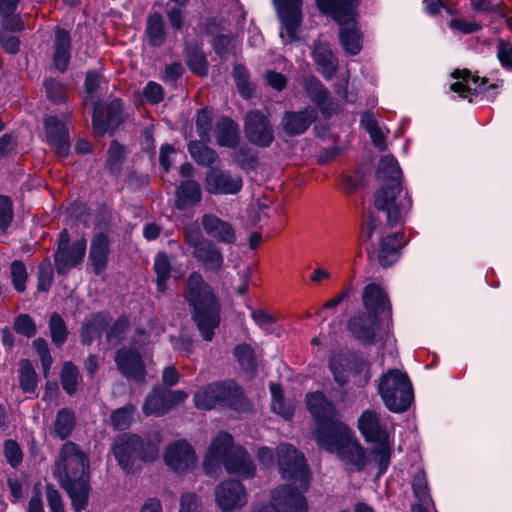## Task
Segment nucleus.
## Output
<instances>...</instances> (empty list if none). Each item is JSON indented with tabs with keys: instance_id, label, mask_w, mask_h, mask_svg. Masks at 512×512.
Segmentation results:
<instances>
[{
	"instance_id": "53",
	"label": "nucleus",
	"mask_w": 512,
	"mask_h": 512,
	"mask_svg": "<svg viewBox=\"0 0 512 512\" xmlns=\"http://www.w3.org/2000/svg\"><path fill=\"white\" fill-rule=\"evenodd\" d=\"M80 379L78 367L71 361L65 362L60 372V381L66 394L73 396L76 393Z\"/></svg>"
},
{
	"instance_id": "34",
	"label": "nucleus",
	"mask_w": 512,
	"mask_h": 512,
	"mask_svg": "<svg viewBox=\"0 0 512 512\" xmlns=\"http://www.w3.org/2000/svg\"><path fill=\"white\" fill-rule=\"evenodd\" d=\"M362 301L365 311L374 313L381 317L387 312L390 316L392 308L386 291L377 283L367 284L362 293Z\"/></svg>"
},
{
	"instance_id": "55",
	"label": "nucleus",
	"mask_w": 512,
	"mask_h": 512,
	"mask_svg": "<svg viewBox=\"0 0 512 512\" xmlns=\"http://www.w3.org/2000/svg\"><path fill=\"white\" fill-rule=\"evenodd\" d=\"M234 161L238 167L244 171L250 172L257 169L259 160L256 153L253 152L247 144L240 145L235 148Z\"/></svg>"
},
{
	"instance_id": "36",
	"label": "nucleus",
	"mask_w": 512,
	"mask_h": 512,
	"mask_svg": "<svg viewBox=\"0 0 512 512\" xmlns=\"http://www.w3.org/2000/svg\"><path fill=\"white\" fill-rule=\"evenodd\" d=\"M334 454H336L339 460L345 465L353 467L357 472L363 471L368 462L367 452L357 440L355 434L344 444L342 450H337Z\"/></svg>"
},
{
	"instance_id": "26",
	"label": "nucleus",
	"mask_w": 512,
	"mask_h": 512,
	"mask_svg": "<svg viewBox=\"0 0 512 512\" xmlns=\"http://www.w3.org/2000/svg\"><path fill=\"white\" fill-rule=\"evenodd\" d=\"M304 90L307 97L314 103L325 119H329L335 112L330 92L315 76H309L304 80Z\"/></svg>"
},
{
	"instance_id": "8",
	"label": "nucleus",
	"mask_w": 512,
	"mask_h": 512,
	"mask_svg": "<svg viewBox=\"0 0 512 512\" xmlns=\"http://www.w3.org/2000/svg\"><path fill=\"white\" fill-rule=\"evenodd\" d=\"M456 79L450 85V90L460 98L468 99L471 103L473 97L481 96L488 102H494L501 92L502 85L489 83L488 78L473 75L469 69H454L450 75Z\"/></svg>"
},
{
	"instance_id": "2",
	"label": "nucleus",
	"mask_w": 512,
	"mask_h": 512,
	"mask_svg": "<svg viewBox=\"0 0 512 512\" xmlns=\"http://www.w3.org/2000/svg\"><path fill=\"white\" fill-rule=\"evenodd\" d=\"M306 408L315 421L314 439L326 452L342 450L354 432L339 419L338 410L324 392L317 390L305 396Z\"/></svg>"
},
{
	"instance_id": "59",
	"label": "nucleus",
	"mask_w": 512,
	"mask_h": 512,
	"mask_svg": "<svg viewBox=\"0 0 512 512\" xmlns=\"http://www.w3.org/2000/svg\"><path fill=\"white\" fill-rule=\"evenodd\" d=\"M11 282L13 288L18 293H23L26 290V282L28 273L26 266L22 260H14L10 265Z\"/></svg>"
},
{
	"instance_id": "51",
	"label": "nucleus",
	"mask_w": 512,
	"mask_h": 512,
	"mask_svg": "<svg viewBox=\"0 0 512 512\" xmlns=\"http://www.w3.org/2000/svg\"><path fill=\"white\" fill-rule=\"evenodd\" d=\"M124 146L117 140L110 142L107 150L105 169L110 175L117 176L122 170V164L125 160Z\"/></svg>"
},
{
	"instance_id": "27",
	"label": "nucleus",
	"mask_w": 512,
	"mask_h": 512,
	"mask_svg": "<svg viewBox=\"0 0 512 512\" xmlns=\"http://www.w3.org/2000/svg\"><path fill=\"white\" fill-rule=\"evenodd\" d=\"M111 241L105 232H97L92 237L88 261L96 276H100L108 266Z\"/></svg>"
},
{
	"instance_id": "41",
	"label": "nucleus",
	"mask_w": 512,
	"mask_h": 512,
	"mask_svg": "<svg viewBox=\"0 0 512 512\" xmlns=\"http://www.w3.org/2000/svg\"><path fill=\"white\" fill-rule=\"evenodd\" d=\"M77 424L75 412L68 407L57 411L51 434L60 440L68 439Z\"/></svg>"
},
{
	"instance_id": "29",
	"label": "nucleus",
	"mask_w": 512,
	"mask_h": 512,
	"mask_svg": "<svg viewBox=\"0 0 512 512\" xmlns=\"http://www.w3.org/2000/svg\"><path fill=\"white\" fill-rule=\"evenodd\" d=\"M357 428L367 443L387 440L389 438L385 426L380 421L379 413L365 409L357 420Z\"/></svg>"
},
{
	"instance_id": "5",
	"label": "nucleus",
	"mask_w": 512,
	"mask_h": 512,
	"mask_svg": "<svg viewBox=\"0 0 512 512\" xmlns=\"http://www.w3.org/2000/svg\"><path fill=\"white\" fill-rule=\"evenodd\" d=\"M194 405L199 410L210 411L216 406L235 412H247L250 402L243 388L234 379L214 381L193 395Z\"/></svg>"
},
{
	"instance_id": "42",
	"label": "nucleus",
	"mask_w": 512,
	"mask_h": 512,
	"mask_svg": "<svg viewBox=\"0 0 512 512\" xmlns=\"http://www.w3.org/2000/svg\"><path fill=\"white\" fill-rule=\"evenodd\" d=\"M185 63L187 68L199 77H206L209 72L207 56L197 43L185 47Z\"/></svg>"
},
{
	"instance_id": "23",
	"label": "nucleus",
	"mask_w": 512,
	"mask_h": 512,
	"mask_svg": "<svg viewBox=\"0 0 512 512\" xmlns=\"http://www.w3.org/2000/svg\"><path fill=\"white\" fill-rule=\"evenodd\" d=\"M317 118V110L307 106L299 111H285L280 126L286 136L296 137L304 134Z\"/></svg>"
},
{
	"instance_id": "47",
	"label": "nucleus",
	"mask_w": 512,
	"mask_h": 512,
	"mask_svg": "<svg viewBox=\"0 0 512 512\" xmlns=\"http://www.w3.org/2000/svg\"><path fill=\"white\" fill-rule=\"evenodd\" d=\"M232 77L235 82L239 95L250 100L256 97V87L250 81V73L244 64H236L233 67Z\"/></svg>"
},
{
	"instance_id": "37",
	"label": "nucleus",
	"mask_w": 512,
	"mask_h": 512,
	"mask_svg": "<svg viewBox=\"0 0 512 512\" xmlns=\"http://www.w3.org/2000/svg\"><path fill=\"white\" fill-rule=\"evenodd\" d=\"M60 486L69 497L73 512H83L87 509L92 490L90 479L77 482L66 481Z\"/></svg>"
},
{
	"instance_id": "38",
	"label": "nucleus",
	"mask_w": 512,
	"mask_h": 512,
	"mask_svg": "<svg viewBox=\"0 0 512 512\" xmlns=\"http://www.w3.org/2000/svg\"><path fill=\"white\" fill-rule=\"evenodd\" d=\"M202 199L200 184L191 179L182 180L176 187L175 207L177 210L184 211L194 207Z\"/></svg>"
},
{
	"instance_id": "62",
	"label": "nucleus",
	"mask_w": 512,
	"mask_h": 512,
	"mask_svg": "<svg viewBox=\"0 0 512 512\" xmlns=\"http://www.w3.org/2000/svg\"><path fill=\"white\" fill-rule=\"evenodd\" d=\"M32 346L39 356L43 375L46 377L49 374L53 364V358L51 356L48 343L44 338L38 337L33 340Z\"/></svg>"
},
{
	"instance_id": "19",
	"label": "nucleus",
	"mask_w": 512,
	"mask_h": 512,
	"mask_svg": "<svg viewBox=\"0 0 512 512\" xmlns=\"http://www.w3.org/2000/svg\"><path fill=\"white\" fill-rule=\"evenodd\" d=\"M294 484H282L275 488L271 497L273 504L280 512H306L309 509L308 501L304 495L307 490L293 486Z\"/></svg>"
},
{
	"instance_id": "35",
	"label": "nucleus",
	"mask_w": 512,
	"mask_h": 512,
	"mask_svg": "<svg viewBox=\"0 0 512 512\" xmlns=\"http://www.w3.org/2000/svg\"><path fill=\"white\" fill-rule=\"evenodd\" d=\"M192 256L206 272L219 273L223 269V252L211 239L204 242L197 250H193Z\"/></svg>"
},
{
	"instance_id": "7",
	"label": "nucleus",
	"mask_w": 512,
	"mask_h": 512,
	"mask_svg": "<svg viewBox=\"0 0 512 512\" xmlns=\"http://www.w3.org/2000/svg\"><path fill=\"white\" fill-rule=\"evenodd\" d=\"M378 394L384 406L392 413L406 412L414 401L413 386L408 374L397 368H391L381 375Z\"/></svg>"
},
{
	"instance_id": "43",
	"label": "nucleus",
	"mask_w": 512,
	"mask_h": 512,
	"mask_svg": "<svg viewBox=\"0 0 512 512\" xmlns=\"http://www.w3.org/2000/svg\"><path fill=\"white\" fill-rule=\"evenodd\" d=\"M174 268L168 254L164 251L156 253L153 262V271L156 275V290L158 293L164 294L168 289V281L171 278Z\"/></svg>"
},
{
	"instance_id": "30",
	"label": "nucleus",
	"mask_w": 512,
	"mask_h": 512,
	"mask_svg": "<svg viewBox=\"0 0 512 512\" xmlns=\"http://www.w3.org/2000/svg\"><path fill=\"white\" fill-rule=\"evenodd\" d=\"M111 321L112 316L108 311H99L91 314V316L81 324V344L89 347L95 340H100Z\"/></svg>"
},
{
	"instance_id": "11",
	"label": "nucleus",
	"mask_w": 512,
	"mask_h": 512,
	"mask_svg": "<svg viewBox=\"0 0 512 512\" xmlns=\"http://www.w3.org/2000/svg\"><path fill=\"white\" fill-rule=\"evenodd\" d=\"M87 241L82 236L70 244V235L66 228L58 234L57 249L53 255L55 270L58 275H66L79 266L85 257Z\"/></svg>"
},
{
	"instance_id": "60",
	"label": "nucleus",
	"mask_w": 512,
	"mask_h": 512,
	"mask_svg": "<svg viewBox=\"0 0 512 512\" xmlns=\"http://www.w3.org/2000/svg\"><path fill=\"white\" fill-rule=\"evenodd\" d=\"M13 329L16 333L30 339L37 333V326L34 319L26 313H20L13 319Z\"/></svg>"
},
{
	"instance_id": "44",
	"label": "nucleus",
	"mask_w": 512,
	"mask_h": 512,
	"mask_svg": "<svg viewBox=\"0 0 512 512\" xmlns=\"http://www.w3.org/2000/svg\"><path fill=\"white\" fill-rule=\"evenodd\" d=\"M233 356L244 374L251 378L257 374V356L254 348L250 344H237L233 349Z\"/></svg>"
},
{
	"instance_id": "1",
	"label": "nucleus",
	"mask_w": 512,
	"mask_h": 512,
	"mask_svg": "<svg viewBox=\"0 0 512 512\" xmlns=\"http://www.w3.org/2000/svg\"><path fill=\"white\" fill-rule=\"evenodd\" d=\"M376 177L381 182L374 192L373 207L362 223L359 234L360 244H366L365 250L370 261L377 259L382 268H389L401 257V250L407 245L405 232L398 231L382 236L377 249L369 243L376 232H381L382 220L378 214L383 213L386 226L394 228L404 224V215L411 210L413 201L408 191H404L403 173L397 159L392 155L382 156L376 171Z\"/></svg>"
},
{
	"instance_id": "20",
	"label": "nucleus",
	"mask_w": 512,
	"mask_h": 512,
	"mask_svg": "<svg viewBox=\"0 0 512 512\" xmlns=\"http://www.w3.org/2000/svg\"><path fill=\"white\" fill-rule=\"evenodd\" d=\"M215 500L222 512L240 509L247 502L245 487L239 480L222 481L215 489Z\"/></svg>"
},
{
	"instance_id": "46",
	"label": "nucleus",
	"mask_w": 512,
	"mask_h": 512,
	"mask_svg": "<svg viewBox=\"0 0 512 512\" xmlns=\"http://www.w3.org/2000/svg\"><path fill=\"white\" fill-rule=\"evenodd\" d=\"M43 87L46 98L50 103L54 105H63L68 102L69 87L67 83L49 76L44 78Z\"/></svg>"
},
{
	"instance_id": "48",
	"label": "nucleus",
	"mask_w": 512,
	"mask_h": 512,
	"mask_svg": "<svg viewBox=\"0 0 512 512\" xmlns=\"http://www.w3.org/2000/svg\"><path fill=\"white\" fill-rule=\"evenodd\" d=\"M207 141L192 140L188 143L187 149L192 159L201 166H211L218 160L214 149L206 145Z\"/></svg>"
},
{
	"instance_id": "14",
	"label": "nucleus",
	"mask_w": 512,
	"mask_h": 512,
	"mask_svg": "<svg viewBox=\"0 0 512 512\" xmlns=\"http://www.w3.org/2000/svg\"><path fill=\"white\" fill-rule=\"evenodd\" d=\"M187 394L182 390H170L155 386L146 395L142 412L145 416H162L177 404L183 402Z\"/></svg>"
},
{
	"instance_id": "17",
	"label": "nucleus",
	"mask_w": 512,
	"mask_h": 512,
	"mask_svg": "<svg viewBox=\"0 0 512 512\" xmlns=\"http://www.w3.org/2000/svg\"><path fill=\"white\" fill-rule=\"evenodd\" d=\"M118 372L126 379L141 383L146 379L147 371L143 357L134 347L123 346L114 355Z\"/></svg>"
},
{
	"instance_id": "39",
	"label": "nucleus",
	"mask_w": 512,
	"mask_h": 512,
	"mask_svg": "<svg viewBox=\"0 0 512 512\" xmlns=\"http://www.w3.org/2000/svg\"><path fill=\"white\" fill-rule=\"evenodd\" d=\"M216 141L220 147L235 149L240 144L238 123L229 116H221L216 122Z\"/></svg>"
},
{
	"instance_id": "15",
	"label": "nucleus",
	"mask_w": 512,
	"mask_h": 512,
	"mask_svg": "<svg viewBox=\"0 0 512 512\" xmlns=\"http://www.w3.org/2000/svg\"><path fill=\"white\" fill-rule=\"evenodd\" d=\"M272 4L290 42L298 41V32L303 23V0H272Z\"/></svg>"
},
{
	"instance_id": "9",
	"label": "nucleus",
	"mask_w": 512,
	"mask_h": 512,
	"mask_svg": "<svg viewBox=\"0 0 512 512\" xmlns=\"http://www.w3.org/2000/svg\"><path fill=\"white\" fill-rule=\"evenodd\" d=\"M276 451L281 478L292 484H298L304 490H308L311 473L304 454L288 443L278 445Z\"/></svg>"
},
{
	"instance_id": "54",
	"label": "nucleus",
	"mask_w": 512,
	"mask_h": 512,
	"mask_svg": "<svg viewBox=\"0 0 512 512\" xmlns=\"http://www.w3.org/2000/svg\"><path fill=\"white\" fill-rule=\"evenodd\" d=\"M135 411L136 408L131 403L113 410L110 414V426L116 431L128 429L132 424Z\"/></svg>"
},
{
	"instance_id": "40",
	"label": "nucleus",
	"mask_w": 512,
	"mask_h": 512,
	"mask_svg": "<svg viewBox=\"0 0 512 512\" xmlns=\"http://www.w3.org/2000/svg\"><path fill=\"white\" fill-rule=\"evenodd\" d=\"M144 34L148 45L152 48H160L165 44L168 31L160 12L154 11L148 14Z\"/></svg>"
},
{
	"instance_id": "57",
	"label": "nucleus",
	"mask_w": 512,
	"mask_h": 512,
	"mask_svg": "<svg viewBox=\"0 0 512 512\" xmlns=\"http://www.w3.org/2000/svg\"><path fill=\"white\" fill-rule=\"evenodd\" d=\"M212 114L213 111L210 107H203L196 112V132L202 141H210V133L212 131Z\"/></svg>"
},
{
	"instance_id": "50",
	"label": "nucleus",
	"mask_w": 512,
	"mask_h": 512,
	"mask_svg": "<svg viewBox=\"0 0 512 512\" xmlns=\"http://www.w3.org/2000/svg\"><path fill=\"white\" fill-rule=\"evenodd\" d=\"M130 328V320L127 315H119L114 322L106 328L105 339L113 347L120 345L126 338Z\"/></svg>"
},
{
	"instance_id": "10",
	"label": "nucleus",
	"mask_w": 512,
	"mask_h": 512,
	"mask_svg": "<svg viewBox=\"0 0 512 512\" xmlns=\"http://www.w3.org/2000/svg\"><path fill=\"white\" fill-rule=\"evenodd\" d=\"M55 474L58 476L60 485L66 481L77 482L90 479L89 460L79 445L71 441L63 444L55 464Z\"/></svg>"
},
{
	"instance_id": "16",
	"label": "nucleus",
	"mask_w": 512,
	"mask_h": 512,
	"mask_svg": "<svg viewBox=\"0 0 512 512\" xmlns=\"http://www.w3.org/2000/svg\"><path fill=\"white\" fill-rule=\"evenodd\" d=\"M165 464L179 475L192 471L197 464V456L193 446L180 439L167 446L164 452Z\"/></svg>"
},
{
	"instance_id": "21",
	"label": "nucleus",
	"mask_w": 512,
	"mask_h": 512,
	"mask_svg": "<svg viewBox=\"0 0 512 512\" xmlns=\"http://www.w3.org/2000/svg\"><path fill=\"white\" fill-rule=\"evenodd\" d=\"M243 180L240 176H233L230 171H223L218 167H211L205 177V189L213 195H235L241 191Z\"/></svg>"
},
{
	"instance_id": "33",
	"label": "nucleus",
	"mask_w": 512,
	"mask_h": 512,
	"mask_svg": "<svg viewBox=\"0 0 512 512\" xmlns=\"http://www.w3.org/2000/svg\"><path fill=\"white\" fill-rule=\"evenodd\" d=\"M311 56L317 66V71L325 80H330L335 76L338 70V59L328 43L320 40L314 41Z\"/></svg>"
},
{
	"instance_id": "25",
	"label": "nucleus",
	"mask_w": 512,
	"mask_h": 512,
	"mask_svg": "<svg viewBox=\"0 0 512 512\" xmlns=\"http://www.w3.org/2000/svg\"><path fill=\"white\" fill-rule=\"evenodd\" d=\"M72 59V37L70 32L60 26L54 29L52 45V66L64 74L67 72Z\"/></svg>"
},
{
	"instance_id": "6",
	"label": "nucleus",
	"mask_w": 512,
	"mask_h": 512,
	"mask_svg": "<svg viewBox=\"0 0 512 512\" xmlns=\"http://www.w3.org/2000/svg\"><path fill=\"white\" fill-rule=\"evenodd\" d=\"M328 370L339 388H344L350 381V375L361 376L359 386L363 387L370 381V363L360 350L339 349L328 356Z\"/></svg>"
},
{
	"instance_id": "56",
	"label": "nucleus",
	"mask_w": 512,
	"mask_h": 512,
	"mask_svg": "<svg viewBox=\"0 0 512 512\" xmlns=\"http://www.w3.org/2000/svg\"><path fill=\"white\" fill-rule=\"evenodd\" d=\"M48 325L52 342L58 347L62 346L67 341L69 334L64 319L59 313L54 312L49 318Z\"/></svg>"
},
{
	"instance_id": "63",
	"label": "nucleus",
	"mask_w": 512,
	"mask_h": 512,
	"mask_svg": "<svg viewBox=\"0 0 512 512\" xmlns=\"http://www.w3.org/2000/svg\"><path fill=\"white\" fill-rule=\"evenodd\" d=\"M3 455L6 462L12 467L17 468L23 461V451L14 439H6L3 442Z\"/></svg>"
},
{
	"instance_id": "32",
	"label": "nucleus",
	"mask_w": 512,
	"mask_h": 512,
	"mask_svg": "<svg viewBox=\"0 0 512 512\" xmlns=\"http://www.w3.org/2000/svg\"><path fill=\"white\" fill-rule=\"evenodd\" d=\"M359 17L338 25V38L342 49L350 56L358 55L363 48V32Z\"/></svg>"
},
{
	"instance_id": "12",
	"label": "nucleus",
	"mask_w": 512,
	"mask_h": 512,
	"mask_svg": "<svg viewBox=\"0 0 512 512\" xmlns=\"http://www.w3.org/2000/svg\"><path fill=\"white\" fill-rule=\"evenodd\" d=\"M244 135L249 143L259 148H268L275 140L274 129L269 117L258 109L246 113Z\"/></svg>"
},
{
	"instance_id": "13",
	"label": "nucleus",
	"mask_w": 512,
	"mask_h": 512,
	"mask_svg": "<svg viewBox=\"0 0 512 512\" xmlns=\"http://www.w3.org/2000/svg\"><path fill=\"white\" fill-rule=\"evenodd\" d=\"M381 325L382 320L379 315L358 311L348 319L347 330L363 346H372L377 343V332Z\"/></svg>"
},
{
	"instance_id": "64",
	"label": "nucleus",
	"mask_w": 512,
	"mask_h": 512,
	"mask_svg": "<svg viewBox=\"0 0 512 512\" xmlns=\"http://www.w3.org/2000/svg\"><path fill=\"white\" fill-rule=\"evenodd\" d=\"M185 9L182 6H172L165 11L169 25L175 33L182 32L186 26Z\"/></svg>"
},
{
	"instance_id": "52",
	"label": "nucleus",
	"mask_w": 512,
	"mask_h": 512,
	"mask_svg": "<svg viewBox=\"0 0 512 512\" xmlns=\"http://www.w3.org/2000/svg\"><path fill=\"white\" fill-rule=\"evenodd\" d=\"M19 388L23 393L34 394L38 385V375L29 359L20 361Z\"/></svg>"
},
{
	"instance_id": "22",
	"label": "nucleus",
	"mask_w": 512,
	"mask_h": 512,
	"mask_svg": "<svg viewBox=\"0 0 512 512\" xmlns=\"http://www.w3.org/2000/svg\"><path fill=\"white\" fill-rule=\"evenodd\" d=\"M361 0H315L317 10L336 24H343L359 17Z\"/></svg>"
},
{
	"instance_id": "61",
	"label": "nucleus",
	"mask_w": 512,
	"mask_h": 512,
	"mask_svg": "<svg viewBox=\"0 0 512 512\" xmlns=\"http://www.w3.org/2000/svg\"><path fill=\"white\" fill-rule=\"evenodd\" d=\"M54 278L53 268L49 258H45L38 265L37 290L39 292H48L52 286Z\"/></svg>"
},
{
	"instance_id": "58",
	"label": "nucleus",
	"mask_w": 512,
	"mask_h": 512,
	"mask_svg": "<svg viewBox=\"0 0 512 512\" xmlns=\"http://www.w3.org/2000/svg\"><path fill=\"white\" fill-rule=\"evenodd\" d=\"M412 491L415 498L421 503L431 501L428 479L424 469H418L413 476L411 483Z\"/></svg>"
},
{
	"instance_id": "31",
	"label": "nucleus",
	"mask_w": 512,
	"mask_h": 512,
	"mask_svg": "<svg viewBox=\"0 0 512 512\" xmlns=\"http://www.w3.org/2000/svg\"><path fill=\"white\" fill-rule=\"evenodd\" d=\"M201 225L205 233L219 243L232 245L237 240L232 224L214 214H204L201 217Z\"/></svg>"
},
{
	"instance_id": "3",
	"label": "nucleus",
	"mask_w": 512,
	"mask_h": 512,
	"mask_svg": "<svg viewBox=\"0 0 512 512\" xmlns=\"http://www.w3.org/2000/svg\"><path fill=\"white\" fill-rule=\"evenodd\" d=\"M184 299L200 336L211 342L221 324V303L213 287L200 272L192 271L188 275Z\"/></svg>"
},
{
	"instance_id": "28",
	"label": "nucleus",
	"mask_w": 512,
	"mask_h": 512,
	"mask_svg": "<svg viewBox=\"0 0 512 512\" xmlns=\"http://www.w3.org/2000/svg\"><path fill=\"white\" fill-rule=\"evenodd\" d=\"M225 470L230 474H236L244 479L255 476L256 467L248 451L241 445H237L232 452L222 461Z\"/></svg>"
},
{
	"instance_id": "45",
	"label": "nucleus",
	"mask_w": 512,
	"mask_h": 512,
	"mask_svg": "<svg viewBox=\"0 0 512 512\" xmlns=\"http://www.w3.org/2000/svg\"><path fill=\"white\" fill-rule=\"evenodd\" d=\"M374 444H376V446L370 449L368 459L370 458V461L376 464V477L381 478L389 468L392 450L389 438L387 440L374 442Z\"/></svg>"
},
{
	"instance_id": "49",
	"label": "nucleus",
	"mask_w": 512,
	"mask_h": 512,
	"mask_svg": "<svg viewBox=\"0 0 512 512\" xmlns=\"http://www.w3.org/2000/svg\"><path fill=\"white\" fill-rule=\"evenodd\" d=\"M235 447L232 435L222 431L212 440L208 453L211 458L222 463L225 457H227Z\"/></svg>"
},
{
	"instance_id": "18",
	"label": "nucleus",
	"mask_w": 512,
	"mask_h": 512,
	"mask_svg": "<svg viewBox=\"0 0 512 512\" xmlns=\"http://www.w3.org/2000/svg\"><path fill=\"white\" fill-rule=\"evenodd\" d=\"M123 121V101L120 98H114L106 105L105 116L99 107H94L92 127L98 136H103L107 132L114 134Z\"/></svg>"
},
{
	"instance_id": "24",
	"label": "nucleus",
	"mask_w": 512,
	"mask_h": 512,
	"mask_svg": "<svg viewBox=\"0 0 512 512\" xmlns=\"http://www.w3.org/2000/svg\"><path fill=\"white\" fill-rule=\"evenodd\" d=\"M44 129L48 145L58 156L70 154V137L67 126L57 116H50L44 121Z\"/></svg>"
},
{
	"instance_id": "4",
	"label": "nucleus",
	"mask_w": 512,
	"mask_h": 512,
	"mask_svg": "<svg viewBox=\"0 0 512 512\" xmlns=\"http://www.w3.org/2000/svg\"><path fill=\"white\" fill-rule=\"evenodd\" d=\"M111 451L117 465L128 475L134 472L137 461L152 463L158 458L159 443L150 435L122 432L114 438Z\"/></svg>"
}]
</instances>
